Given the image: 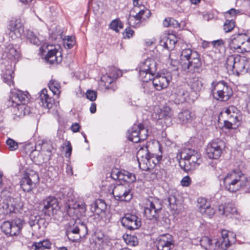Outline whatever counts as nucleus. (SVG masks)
I'll list each match as a JSON object with an SVG mask.
<instances>
[{
    "instance_id": "nucleus-1",
    "label": "nucleus",
    "mask_w": 250,
    "mask_h": 250,
    "mask_svg": "<svg viewBox=\"0 0 250 250\" xmlns=\"http://www.w3.org/2000/svg\"><path fill=\"white\" fill-rule=\"evenodd\" d=\"M226 189L230 192L244 190L250 193V177H248L241 171L233 170L228 173L223 179Z\"/></svg>"
},
{
    "instance_id": "nucleus-2",
    "label": "nucleus",
    "mask_w": 250,
    "mask_h": 250,
    "mask_svg": "<svg viewBox=\"0 0 250 250\" xmlns=\"http://www.w3.org/2000/svg\"><path fill=\"white\" fill-rule=\"evenodd\" d=\"M181 65L182 70L187 73L200 72L202 65L199 54L190 48L183 49L181 54Z\"/></svg>"
},
{
    "instance_id": "nucleus-3",
    "label": "nucleus",
    "mask_w": 250,
    "mask_h": 250,
    "mask_svg": "<svg viewBox=\"0 0 250 250\" xmlns=\"http://www.w3.org/2000/svg\"><path fill=\"white\" fill-rule=\"evenodd\" d=\"M179 155V166L186 172L195 169L201 162V154L192 149L185 148Z\"/></svg>"
},
{
    "instance_id": "nucleus-4",
    "label": "nucleus",
    "mask_w": 250,
    "mask_h": 250,
    "mask_svg": "<svg viewBox=\"0 0 250 250\" xmlns=\"http://www.w3.org/2000/svg\"><path fill=\"white\" fill-rule=\"evenodd\" d=\"M228 69H231L239 76L246 73L249 68L248 59L240 56H230L226 61Z\"/></svg>"
},
{
    "instance_id": "nucleus-5",
    "label": "nucleus",
    "mask_w": 250,
    "mask_h": 250,
    "mask_svg": "<svg viewBox=\"0 0 250 250\" xmlns=\"http://www.w3.org/2000/svg\"><path fill=\"white\" fill-rule=\"evenodd\" d=\"M210 89L213 97L217 100L227 101L232 94L231 88L224 81L213 82Z\"/></svg>"
},
{
    "instance_id": "nucleus-6",
    "label": "nucleus",
    "mask_w": 250,
    "mask_h": 250,
    "mask_svg": "<svg viewBox=\"0 0 250 250\" xmlns=\"http://www.w3.org/2000/svg\"><path fill=\"white\" fill-rule=\"evenodd\" d=\"M140 79L144 82L151 81L157 71V63L154 59L148 58L138 66Z\"/></svg>"
},
{
    "instance_id": "nucleus-7",
    "label": "nucleus",
    "mask_w": 250,
    "mask_h": 250,
    "mask_svg": "<svg viewBox=\"0 0 250 250\" xmlns=\"http://www.w3.org/2000/svg\"><path fill=\"white\" fill-rule=\"evenodd\" d=\"M162 209L161 201L155 198L150 197L144 209V215L150 220L155 221L159 217Z\"/></svg>"
},
{
    "instance_id": "nucleus-8",
    "label": "nucleus",
    "mask_w": 250,
    "mask_h": 250,
    "mask_svg": "<svg viewBox=\"0 0 250 250\" xmlns=\"http://www.w3.org/2000/svg\"><path fill=\"white\" fill-rule=\"evenodd\" d=\"M57 47L51 44H43L40 50L43 54L47 52L45 59L50 64L59 63L62 61L61 52L59 51Z\"/></svg>"
},
{
    "instance_id": "nucleus-9",
    "label": "nucleus",
    "mask_w": 250,
    "mask_h": 250,
    "mask_svg": "<svg viewBox=\"0 0 250 250\" xmlns=\"http://www.w3.org/2000/svg\"><path fill=\"white\" fill-rule=\"evenodd\" d=\"M23 226V221L20 219L15 221H4L1 225V231L7 236H16L20 234Z\"/></svg>"
},
{
    "instance_id": "nucleus-10",
    "label": "nucleus",
    "mask_w": 250,
    "mask_h": 250,
    "mask_svg": "<svg viewBox=\"0 0 250 250\" xmlns=\"http://www.w3.org/2000/svg\"><path fill=\"white\" fill-rule=\"evenodd\" d=\"M39 180V176L35 171L25 173L21 180V188L25 192H30L35 188L36 184Z\"/></svg>"
},
{
    "instance_id": "nucleus-11",
    "label": "nucleus",
    "mask_w": 250,
    "mask_h": 250,
    "mask_svg": "<svg viewBox=\"0 0 250 250\" xmlns=\"http://www.w3.org/2000/svg\"><path fill=\"white\" fill-rule=\"evenodd\" d=\"M42 211L49 216L53 215L59 209L58 199L54 196H48L41 203Z\"/></svg>"
},
{
    "instance_id": "nucleus-12",
    "label": "nucleus",
    "mask_w": 250,
    "mask_h": 250,
    "mask_svg": "<svg viewBox=\"0 0 250 250\" xmlns=\"http://www.w3.org/2000/svg\"><path fill=\"white\" fill-rule=\"evenodd\" d=\"M224 146V142L221 140L210 142L207 146L206 154L209 159H217L221 155Z\"/></svg>"
},
{
    "instance_id": "nucleus-13",
    "label": "nucleus",
    "mask_w": 250,
    "mask_h": 250,
    "mask_svg": "<svg viewBox=\"0 0 250 250\" xmlns=\"http://www.w3.org/2000/svg\"><path fill=\"white\" fill-rule=\"evenodd\" d=\"M112 193L116 200L128 202L132 198L131 189L126 185H118L113 189Z\"/></svg>"
},
{
    "instance_id": "nucleus-14",
    "label": "nucleus",
    "mask_w": 250,
    "mask_h": 250,
    "mask_svg": "<svg viewBox=\"0 0 250 250\" xmlns=\"http://www.w3.org/2000/svg\"><path fill=\"white\" fill-rule=\"evenodd\" d=\"M73 198L74 196L71 193V195L66 199L65 209L68 214L70 215L77 211L80 213H84L86 210L85 203L83 201H74Z\"/></svg>"
},
{
    "instance_id": "nucleus-15",
    "label": "nucleus",
    "mask_w": 250,
    "mask_h": 250,
    "mask_svg": "<svg viewBox=\"0 0 250 250\" xmlns=\"http://www.w3.org/2000/svg\"><path fill=\"white\" fill-rule=\"evenodd\" d=\"M123 226L129 230L138 229L141 226V220L134 214L127 213L121 219Z\"/></svg>"
},
{
    "instance_id": "nucleus-16",
    "label": "nucleus",
    "mask_w": 250,
    "mask_h": 250,
    "mask_svg": "<svg viewBox=\"0 0 250 250\" xmlns=\"http://www.w3.org/2000/svg\"><path fill=\"white\" fill-rule=\"evenodd\" d=\"M222 237L219 241H215V247L226 250L232 243L235 242V237L231 232L223 230L221 232Z\"/></svg>"
},
{
    "instance_id": "nucleus-17",
    "label": "nucleus",
    "mask_w": 250,
    "mask_h": 250,
    "mask_svg": "<svg viewBox=\"0 0 250 250\" xmlns=\"http://www.w3.org/2000/svg\"><path fill=\"white\" fill-rule=\"evenodd\" d=\"M174 245L173 237L169 234L161 235L157 238L156 246L158 250H170Z\"/></svg>"
},
{
    "instance_id": "nucleus-18",
    "label": "nucleus",
    "mask_w": 250,
    "mask_h": 250,
    "mask_svg": "<svg viewBox=\"0 0 250 250\" xmlns=\"http://www.w3.org/2000/svg\"><path fill=\"white\" fill-rule=\"evenodd\" d=\"M80 229L74 219H71L66 225V234L68 238L72 242L78 241L80 238Z\"/></svg>"
},
{
    "instance_id": "nucleus-19",
    "label": "nucleus",
    "mask_w": 250,
    "mask_h": 250,
    "mask_svg": "<svg viewBox=\"0 0 250 250\" xmlns=\"http://www.w3.org/2000/svg\"><path fill=\"white\" fill-rule=\"evenodd\" d=\"M171 80L172 76L169 74H167V75H156L151 79L154 87L159 91L166 88Z\"/></svg>"
},
{
    "instance_id": "nucleus-20",
    "label": "nucleus",
    "mask_w": 250,
    "mask_h": 250,
    "mask_svg": "<svg viewBox=\"0 0 250 250\" xmlns=\"http://www.w3.org/2000/svg\"><path fill=\"white\" fill-rule=\"evenodd\" d=\"M9 29L12 38L20 37L23 33V26L20 19L11 20L10 21Z\"/></svg>"
},
{
    "instance_id": "nucleus-21",
    "label": "nucleus",
    "mask_w": 250,
    "mask_h": 250,
    "mask_svg": "<svg viewBox=\"0 0 250 250\" xmlns=\"http://www.w3.org/2000/svg\"><path fill=\"white\" fill-rule=\"evenodd\" d=\"M222 113L226 114L228 119L235 123V122L240 123L241 119V113L239 110L234 106H230L228 108H225L222 111Z\"/></svg>"
},
{
    "instance_id": "nucleus-22",
    "label": "nucleus",
    "mask_w": 250,
    "mask_h": 250,
    "mask_svg": "<svg viewBox=\"0 0 250 250\" xmlns=\"http://www.w3.org/2000/svg\"><path fill=\"white\" fill-rule=\"evenodd\" d=\"M150 15V12L147 9L141 10L135 16H130L128 22L130 25L134 26L140 23L141 19L145 20Z\"/></svg>"
},
{
    "instance_id": "nucleus-23",
    "label": "nucleus",
    "mask_w": 250,
    "mask_h": 250,
    "mask_svg": "<svg viewBox=\"0 0 250 250\" xmlns=\"http://www.w3.org/2000/svg\"><path fill=\"white\" fill-rule=\"evenodd\" d=\"M218 210L220 214L226 216H229L230 217L238 214L236 208L232 203L220 205L218 206Z\"/></svg>"
},
{
    "instance_id": "nucleus-24",
    "label": "nucleus",
    "mask_w": 250,
    "mask_h": 250,
    "mask_svg": "<svg viewBox=\"0 0 250 250\" xmlns=\"http://www.w3.org/2000/svg\"><path fill=\"white\" fill-rule=\"evenodd\" d=\"M10 101L12 103H16V104H27L29 101L28 93L21 90L17 91L12 94Z\"/></svg>"
},
{
    "instance_id": "nucleus-25",
    "label": "nucleus",
    "mask_w": 250,
    "mask_h": 250,
    "mask_svg": "<svg viewBox=\"0 0 250 250\" xmlns=\"http://www.w3.org/2000/svg\"><path fill=\"white\" fill-rule=\"evenodd\" d=\"M11 106L14 108L13 112L16 115L20 117L28 115L30 112V107L26 105V104L12 103Z\"/></svg>"
},
{
    "instance_id": "nucleus-26",
    "label": "nucleus",
    "mask_w": 250,
    "mask_h": 250,
    "mask_svg": "<svg viewBox=\"0 0 250 250\" xmlns=\"http://www.w3.org/2000/svg\"><path fill=\"white\" fill-rule=\"evenodd\" d=\"M247 40V35L239 34L236 36H232L229 42V45L231 49L239 50L243 42Z\"/></svg>"
},
{
    "instance_id": "nucleus-27",
    "label": "nucleus",
    "mask_w": 250,
    "mask_h": 250,
    "mask_svg": "<svg viewBox=\"0 0 250 250\" xmlns=\"http://www.w3.org/2000/svg\"><path fill=\"white\" fill-rule=\"evenodd\" d=\"M40 100L42 105L47 109L52 108L54 105V101L47 93V90L45 88L43 89L40 92Z\"/></svg>"
},
{
    "instance_id": "nucleus-28",
    "label": "nucleus",
    "mask_w": 250,
    "mask_h": 250,
    "mask_svg": "<svg viewBox=\"0 0 250 250\" xmlns=\"http://www.w3.org/2000/svg\"><path fill=\"white\" fill-rule=\"evenodd\" d=\"M136 157L139 164L141 162L146 164L152 156L149 153L147 146L141 147L138 151Z\"/></svg>"
},
{
    "instance_id": "nucleus-29",
    "label": "nucleus",
    "mask_w": 250,
    "mask_h": 250,
    "mask_svg": "<svg viewBox=\"0 0 250 250\" xmlns=\"http://www.w3.org/2000/svg\"><path fill=\"white\" fill-rule=\"evenodd\" d=\"M195 118L194 113L188 110H183L178 115V120L179 123L182 124L190 123Z\"/></svg>"
},
{
    "instance_id": "nucleus-30",
    "label": "nucleus",
    "mask_w": 250,
    "mask_h": 250,
    "mask_svg": "<svg viewBox=\"0 0 250 250\" xmlns=\"http://www.w3.org/2000/svg\"><path fill=\"white\" fill-rule=\"evenodd\" d=\"M171 115V109L166 106L162 109H157L153 115V118L157 120H167Z\"/></svg>"
},
{
    "instance_id": "nucleus-31",
    "label": "nucleus",
    "mask_w": 250,
    "mask_h": 250,
    "mask_svg": "<svg viewBox=\"0 0 250 250\" xmlns=\"http://www.w3.org/2000/svg\"><path fill=\"white\" fill-rule=\"evenodd\" d=\"M5 53L7 57L12 61H14L15 63L20 57L18 51L12 44L7 45L5 50Z\"/></svg>"
},
{
    "instance_id": "nucleus-32",
    "label": "nucleus",
    "mask_w": 250,
    "mask_h": 250,
    "mask_svg": "<svg viewBox=\"0 0 250 250\" xmlns=\"http://www.w3.org/2000/svg\"><path fill=\"white\" fill-rule=\"evenodd\" d=\"M138 130H139V126H137V125H134L128 130V138L130 141L135 143L140 141Z\"/></svg>"
},
{
    "instance_id": "nucleus-33",
    "label": "nucleus",
    "mask_w": 250,
    "mask_h": 250,
    "mask_svg": "<svg viewBox=\"0 0 250 250\" xmlns=\"http://www.w3.org/2000/svg\"><path fill=\"white\" fill-rule=\"evenodd\" d=\"M177 40L173 36L164 37L160 41V45L167 50H172L174 47Z\"/></svg>"
},
{
    "instance_id": "nucleus-34",
    "label": "nucleus",
    "mask_w": 250,
    "mask_h": 250,
    "mask_svg": "<svg viewBox=\"0 0 250 250\" xmlns=\"http://www.w3.org/2000/svg\"><path fill=\"white\" fill-rule=\"evenodd\" d=\"M106 208L105 202L100 199H97L91 205V210L93 212L100 214L103 212Z\"/></svg>"
},
{
    "instance_id": "nucleus-35",
    "label": "nucleus",
    "mask_w": 250,
    "mask_h": 250,
    "mask_svg": "<svg viewBox=\"0 0 250 250\" xmlns=\"http://www.w3.org/2000/svg\"><path fill=\"white\" fill-rule=\"evenodd\" d=\"M175 95L176 98L178 100L179 102L183 103L186 101V98L188 95L186 85L177 87Z\"/></svg>"
},
{
    "instance_id": "nucleus-36",
    "label": "nucleus",
    "mask_w": 250,
    "mask_h": 250,
    "mask_svg": "<svg viewBox=\"0 0 250 250\" xmlns=\"http://www.w3.org/2000/svg\"><path fill=\"white\" fill-rule=\"evenodd\" d=\"M52 144L51 141L43 140L41 144V148L42 152L46 155V160H49L53 149Z\"/></svg>"
},
{
    "instance_id": "nucleus-37",
    "label": "nucleus",
    "mask_w": 250,
    "mask_h": 250,
    "mask_svg": "<svg viewBox=\"0 0 250 250\" xmlns=\"http://www.w3.org/2000/svg\"><path fill=\"white\" fill-rule=\"evenodd\" d=\"M51 244L48 240H44L39 242H34L31 247L34 250H43L44 249H49Z\"/></svg>"
},
{
    "instance_id": "nucleus-38",
    "label": "nucleus",
    "mask_w": 250,
    "mask_h": 250,
    "mask_svg": "<svg viewBox=\"0 0 250 250\" xmlns=\"http://www.w3.org/2000/svg\"><path fill=\"white\" fill-rule=\"evenodd\" d=\"M13 71L12 70L9 68H6L2 75L3 81L9 86L14 84V82L13 81Z\"/></svg>"
},
{
    "instance_id": "nucleus-39",
    "label": "nucleus",
    "mask_w": 250,
    "mask_h": 250,
    "mask_svg": "<svg viewBox=\"0 0 250 250\" xmlns=\"http://www.w3.org/2000/svg\"><path fill=\"white\" fill-rule=\"evenodd\" d=\"M200 245L206 250H213L214 249L212 240L207 236L202 237L200 240Z\"/></svg>"
},
{
    "instance_id": "nucleus-40",
    "label": "nucleus",
    "mask_w": 250,
    "mask_h": 250,
    "mask_svg": "<svg viewBox=\"0 0 250 250\" xmlns=\"http://www.w3.org/2000/svg\"><path fill=\"white\" fill-rule=\"evenodd\" d=\"M24 36L32 43L37 46L41 44L40 41L32 31L29 30H26Z\"/></svg>"
},
{
    "instance_id": "nucleus-41",
    "label": "nucleus",
    "mask_w": 250,
    "mask_h": 250,
    "mask_svg": "<svg viewBox=\"0 0 250 250\" xmlns=\"http://www.w3.org/2000/svg\"><path fill=\"white\" fill-rule=\"evenodd\" d=\"M210 203L205 198L200 197L197 200V206L200 212L205 211V209L209 207Z\"/></svg>"
},
{
    "instance_id": "nucleus-42",
    "label": "nucleus",
    "mask_w": 250,
    "mask_h": 250,
    "mask_svg": "<svg viewBox=\"0 0 250 250\" xmlns=\"http://www.w3.org/2000/svg\"><path fill=\"white\" fill-rule=\"evenodd\" d=\"M50 90L54 95H59L60 93V84L54 80H51L48 83Z\"/></svg>"
},
{
    "instance_id": "nucleus-43",
    "label": "nucleus",
    "mask_w": 250,
    "mask_h": 250,
    "mask_svg": "<svg viewBox=\"0 0 250 250\" xmlns=\"http://www.w3.org/2000/svg\"><path fill=\"white\" fill-rule=\"evenodd\" d=\"M121 180H123L127 183H133L136 180V176L134 174L129 172L127 171H123V174L121 176Z\"/></svg>"
},
{
    "instance_id": "nucleus-44",
    "label": "nucleus",
    "mask_w": 250,
    "mask_h": 250,
    "mask_svg": "<svg viewBox=\"0 0 250 250\" xmlns=\"http://www.w3.org/2000/svg\"><path fill=\"white\" fill-rule=\"evenodd\" d=\"M1 208L4 210L3 213L5 214L10 213L14 211L13 205L11 202L7 201V198L3 200Z\"/></svg>"
},
{
    "instance_id": "nucleus-45",
    "label": "nucleus",
    "mask_w": 250,
    "mask_h": 250,
    "mask_svg": "<svg viewBox=\"0 0 250 250\" xmlns=\"http://www.w3.org/2000/svg\"><path fill=\"white\" fill-rule=\"evenodd\" d=\"M242 45L240 48L239 50H238V52L244 53L249 52L250 51V38L247 36V40H244Z\"/></svg>"
},
{
    "instance_id": "nucleus-46",
    "label": "nucleus",
    "mask_w": 250,
    "mask_h": 250,
    "mask_svg": "<svg viewBox=\"0 0 250 250\" xmlns=\"http://www.w3.org/2000/svg\"><path fill=\"white\" fill-rule=\"evenodd\" d=\"M154 221L158 226H163L165 228L168 227L170 222L169 219L167 217L162 216L161 214H160L159 217L158 218V219L155 220Z\"/></svg>"
},
{
    "instance_id": "nucleus-47",
    "label": "nucleus",
    "mask_w": 250,
    "mask_h": 250,
    "mask_svg": "<svg viewBox=\"0 0 250 250\" xmlns=\"http://www.w3.org/2000/svg\"><path fill=\"white\" fill-rule=\"evenodd\" d=\"M235 27V22L231 20H227L224 24L223 29L226 33L231 31Z\"/></svg>"
},
{
    "instance_id": "nucleus-48",
    "label": "nucleus",
    "mask_w": 250,
    "mask_h": 250,
    "mask_svg": "<svg viewBox=\"0 0 250 250\" xmlns=\"http://www.w3.org/2000/svg\"><path fill=\"white\" fill-rule=\"evenodd\" d=\"M112 71L113 73H110L108 76V80H106V83H111L114 80L121 75V72L115 68H113Z\"/></svg>"
},
{
    "instance_id": "nucleus-49",
    "label": "nucleus",
    "mask_w": 250,
    "mask_h": 250,
    "mask_svg": "<svg viewBox=\"0 0 250 250\" xmlns=\"http://www.w3.org/2000/svg\"><path fill=\"white\" fill-rule=\"evenodd\" d=\"M110 27L116 32H119V29H122L123 28V25L119 20L116 19L113 20L110 23Z\"/></svg>"
},
{
    "instance_id": "nucleus-50",
    "label": "nucleus",
    "mask_w": 250,
    "mask_h": 250,
    "mask_svg": "<svg viewBox=\"0 0 250 250\" xmlns=\"http://www.w3.org/2000/svg\"><path fill=\"white\" fill-rule=\"evenodd\" d=\"M190 88L195 92L199 91L202 87V84L200 81L198 80H193L190 82Z\"/></svg>"
},
{
    "instance_id": "nucleus-51",
    "label": "nucleus",
    "mask_w": 250,
    "mask_h": 250,
    "mask_svg": "<svg viewBox=\"0 0 250 250\" xmlns=\"http://www.w3.org/2000/svg\"><path fill=\"white\" fill-rule=\"evenodd\" d=\"M137 126H139V137L140 138V141L146 140L147 137V130L145 126L142 125H137Z\"/></svg>"
},
{
    "instance_id": "nucleus-52",
    "label": "nucleus",
    "mask_w": 250,
    "mask_h": 250,
    "mask_svg": "<svg viewBox=\"0 0 250 250\" xmlns=\"http://www.w3.org/2000/svg\"><path fill=\"white\" fill-rule=\"evenodd\" d=\"M212 44L214 47L218 49L219 51H224L225 50V45L224 42L223 40H218L216 41H214L212 42Z\"/></svg>"
},
{
    "instance_id": "nucleus-53",
    "label": "nucleus",
    "mask_w": 250,
    "mask_h": 250,
    "mask_svg": "<svg viewBox=\"0 0 250 250\" xmlns=\"http://www.w3.org/2000/svg\"><path fill=\"white\" fill-rule=\"evenodd\" d=\"M240 124V123L236 122L233 124V122L231 121V120L228 119L227 120L224 121V127L229 129H235Z\"/></svg>"
},
{
    "instance_id": "nucleus-54",
    "label": "nucleus",
    "mask_w": 250,
    "mask_h": 250,
    "mask_svg": "<svg viewBox=\"0 0 250 250\" xmlns=\"http://www.w3.org/2000/svg\"><path fill=\"white\" fill-rule=\"evenodd\" d=\"M205 210V211L201 212V213L209 218L212 217L215 212V209L213 207H211L210 205H209V207L206 208Z\"/></svg>"
},
{
    "instance_id": "nucleus-55",
    "label": "nucleus",
    "mask_w": 250,
    "mask_h": 250,
    "mask_svg": "<svg viewBox=\"0 0 250 250\" xmlns=\"http://www.w3.org/2000/svg\"><path fill=\"white\" fill-rule=\"evenodd\" d=\"M6 144L8 146V148L11 151L17 149L18 147V144L12 139H8L6 141Z\"/></svg>"
},
{
    "instance_id": "nucleus-56",
    "label": "nucleus",
    "mask_w": 250,
    "mask_h": 250,
    "mask_svg": "<svg viewBox=\"0 0 250 250\" xmlns=\"http://www.w3.org/2000/svg\"><path fill=\"white\" fill-rule=\"evenodd\" d=\"M123 174V171H120L117 169H113L111 172V177L114 180H121V175Z\"/></svg>"
},
{
    "instance_id": "nucleus-57",
    "label": "nucleus",
    "mask_w": 250,
    "mask_h": 250,
    "mask_svg": "<svg viewBox=\"0 0 250 250\" xmlns=\"http://www.w3.org/2000/svg\"><path fill=\"white\" fill-rule=\"evenodd\" d=\"M192 182L191 178L189 176H184L181 180L180 183L182 186L184 187H189Z\"/></svg>"
},
{
    "instance_id": "nucleus-58",
    "label": "nucleus",
    "mask_w": 250,
    "mask_h": 250,
    "mask_svg": "<svg viewBox=\"0 0 250 250\" xmlns=\"http://www.w3.org/2000/svg\"><path fill=\"white\" fill-rule=\"evenodd\" d=\"M126 243L128 245L132 246H136L138 244V240L136 237L134 236H127V238L125 239Z\"/></svg>"
},
{
    "instance_id": "nucleus-59",
    "label": "nucleus",
    "mask_w": 250,
    "mask_h": 250,
    "mask_svg": "<svg viewBox=\"0 0 250 250\" xmlns=\"http://www.w3.org/2000/svg\"><path fill=\"white\" fill-rule=\"evenodd\" d=\"M86 96L88 99L91 101H94L97 98V92L92 90H88L86 93Z\"/></svg>"
},
{
    "instance_id": "nucleus-60",
    "label": "nucleus",
    "mask_w": 250,
    "mask_h": 250,
    "mask_svg": "<svg viewBox=\"0 0 250 250\" xmlns=\"http://www.w3.org/2000/svg\"><path fill=\"white\" fill-rule=\"evenodd\" d=\"M133 33L134 31L130 28H126L123 33L124 38L129 39L132 36Z\"/></svg>"
},
{
    "instance_id": "nucleus-61",
    "label": "nucleus",
    "mask_w": 250,
    "mask_h": 250,
    "mask_svg": "<svg viewBox=\"0 0 250 250\" xmlns=\"http://www.w3.org/2000/svg\"><path fill=\"white\" fill-rule=\"evenodd\" d=\"M237 13V12L236 10L233 8H231L226 12L225 17L227 18H229V17H233L236 15Z\"/></svg>"
},
{
    "instance_id": "nucleus-62",
    "label": "nucleus",
    "mask_w": 250,
    "mask_h": 250,
    "mask_svg": "<svg viewBox=\"0 0 250 250\" xmlns=\"http://www.w3.org/2000/svg\"><path fill=\"white\" fill-rule=\"evenodd\" d=\"M167 201L170 206L176 204L177 200L175 196L170 195L167 198Z\"/></svg>"
},
{
    "instance_id": "nucleus-63",
    "label": "nucleus",
    "mask_w": 250,
    "mask_h": 250,
    "mask_svg": "<svg viewBox=\"0 0 250 250\" xmlns=\"http://www.w3.org/2000/svg\"><path fill=\"white\" fill-rule=\"evenodd\" d=\"M66 148L65 150L66 155H68V157H70L72 152V146L70 142H67L66 145Z\"/></svg>"
},
{
    "instance_id": "nucleus-64",
    "label": "nucleus",
    "mask_w": 250,
    "mask_h": 250,
    "mask_svg": "<svg viewBox=\"0 0 250 250\" xmlns=\"http://www.w3.org/2000/svg\"><path fill=\"white\" fill-rule=\"evenodd\" d=\"M170 26L176 28H179L180 27V23L174 19L170 18Z\"/></svg>"
}]
</instances>
